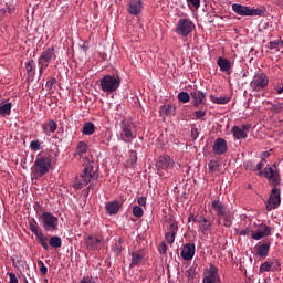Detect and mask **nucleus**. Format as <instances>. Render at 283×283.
<instances>
[{"label":"nucleus","instance_id":"nucleus-1","mask_svg":"<svg viewBox=\"0 0 283 283\" xmlns=\"http://www.w3.org/2000/svg\"><path fill=\"white\" fill-rule=\"evenodd\" d=\"M92 180H98V172L94 171V161L88 163L80 177L75 178L74 188L83 189L87 187Z\"/></svg>","mask_w":283,"mask_h":283},{"label":"nucleus","instance_id":"nucleus-2","mask_svg":"<svg viewBox=\"0 0 283 283\" xmlns=\"http://www.w3.org/2000/svg\"><path fill=\"white\" fill-rule=\"evenodd\" d=\"M52 169V159L48 156L38 155L31 171L35 178H43Z\"/></svg>","mask_w":283,"mask_h":283},{"label":"nucleus","instance_id":"nucleus-3","mask_svg":"<svg viewBox=\"0 0 283 283\" xmlns=\"http://www.w3.org/2000/svg\"><path fill=\"white\" fill-rule=\"evenodd\" d=\"M120 138L124 143H132L136 138V133H134V129H136V122L132 119H123L120 122Z\"/></svg>","mask_w":283,"mask_h":283},{"label":"nucleus","instance_id":"nucleus-4","mask_svg":"<svg viewBox=\"0 0 283 283\" xmlns=\"http://www.w3.org/2000/svg\"><path fill=\"white\" fill-rule=\"evenodd\" d=\"M99 87L102 92L112 94V92H116L120 87V77L118 75H104L99 80Z\"/></svg>","mask_w":283,"mask_h":283},{"label":"nucleus","instance_id":"nucleus-5","mask_svg":"<svg viewBox=\"0 0 283 283\" xmlns=\"http://www.w3.org/2000/svg\"><path fill=\"white\" fill-rule=\"evenodd\" d=\"M264 175V178L269 180L270 185L272 187H277L280 182H282V178L280 177V169H277V166L275 164L268 165L263 171L259 172V176Z\"/></svg>","mask_w":283,"mask_h":283},{"label":"nucleus","instance_id":"nucleus-6","mask_svg":"<svg viewBox=\"0 0 283 283\" xmlns=\"http://www.w3.org/2000/svg\"><path fill=\"white\" fill-rule=\"evenodd\" d=\"M40 222L42 223L44 231H48L49 233H54V231L59 230V217H54L52 212H43L40 216Z\"/></svg>","mask_w":283,"mask_h":283},{"label":"nucleus","instance_id":"nucleus-7","mask_svg":"<svg viewBox=\"0 0 283 283\" xmlns=\"http://www.w3.org/2000/svg\"><path fill=\"white\" fill-rule=\"evenodd\" d=\"M269 87V75L263 72H256L250 82L252 92H263Z\"/></svg>","mask_w":283,"mask_h":283},{"label":"nucleus","instance_id":"nucleus-8","mask_svg":"<svg viewBox=\"0 0 283 283\" xmlns=\"http://www.w3.org/2000/svg\"><path fill=\"white\" fill-rule=\"evenodd\" d=\"M232 10L240 17H264L266 12L264 9H253L238 3L232 4Z\"/></svg>","mask_w":283,"mask_h":283},{"label":"nucleus","instance_id":"nucleus-9","mask_svg":"<svg viewBox=\"0 0 283 283\" xmlns=\"http://www.w3.org/2000/svg\"><path fill=\"white\" fill-rule=\"evenodd\" d=\"M193 30H196V24L187 18L179 19L175 29L179 36H189Z\"/></svg>","mask_w":283,"mask_h":283},{"label":"nucleus","instance_id":"nucleus-10","mask_svg":"<svg viewBox=\"0 0 283 283\" xmlns=\"http://www.w3.org/2000/svg\"><path fill=\"white\" fill-rule=\"evenodd\" d=\"M281 202H282L281 191L277 188V186H274L273 189L271 190L270 197L265 205L266 211H273V209H277Z\"/></svg>","mask_w":283,"mask_h":283},{"label":"nucleus","instance_id":"nucleus-11","mask_svg":"<svg viewBox=\"0 0 283 283\" xmlns=\"http://www.w3.org/2000/svg\"><path fill=\"white\" fill-rule=\"evenodd\" d=\"M175 165L174 159L169 155L159 156L156 160V169L159 176H163V171H169Z\"/></svg>","mask_w":283,"mask_h":283},{"label":"nucleus","instance_id":"nucleus-12","mask_svg":"<svg viewBox=\"0 0 283 283\" xmlns=\"http://www.w3.org/2000/svg\"><path fill=\"white\" fill-rule=\"evenodd\" d=\"M87 251H98L103 247V238L88 235L84 239Z\"/></svg>","mask_w":283,"mask_h":283},{"label":"nucleus","instance_id":"nucleus-13","mask_svg":"<svg viewBox=\"0 0 283 283\" xmlns=\"http://www.w3.org/2000/svg\"><path fill=\"white\" fill-rule=\"evenodd\" d=\"M203 283H220V274H218V268L216 265L210 264L203 273Z\"/></svg>","mask_w":283,"mask_h":283},{"label":"nucleus","instance_id":"nucleus-14","mask_svg":"<svg viewBox=\"0 0 283 283\" xmlns=\"http://www.w3.org/2000/svg\"><path fill=\"white\" fill-rule=\"evenodd\" d=\"M282 268V263L277 259H272L270 261H265L260 266V273H269V271H280Z\"/></svg>","mask_w":283,"mask_h":283},{"label":"nucleus","instance_id":"nucleus-15","mask_svg":"<svg viewBox=\"0 0 283 283\" xmlns=\"http://www.w3.org/2000/svg\"><path fill=\"white\" fill-rule=\"evenodd\" d=\"M190 96L192 98V105L197 109L207 102V93L202 91L195 90L190 93Z\"/></svg>","mask_w":283,"mask_h":283},{"label":"nucleus","instance_id":"nucleus-16","mask_svg":"<svg viewBox=\"0 0 283 283\" xmlns=\"http://www.w3.org/2000/svg\"><path fill=\"white\" fill-rule=\"evenodd\" d=\"M127 12L133 17H138L143 12V0H128Z\"/></svg>","mask_w":283,"mask_h":283},{"label":"nucleus","instance_id":"nucleus-17","mask_svg":"<svg viewBox=\"0 0 283 283\" xmlns=\"http://www.w3.org/2000/svg\"><path fill=\"white\" fill-rule=\"evenodd\" d=\"M52 59H54V46H49L42 52L41 56L38 60V63L39 65H41V63H44V67H48L52 62Z\"/></svg>","mask_w":283,"mask_h":283},{"label":"nucleus","instance_id":"nucleus-18","mask_svg":"<svg viewBox=\"0 0 283 283\" xmlns=\"http://www.w3.org/2000/svg\"><path fill=\"white\" fill-rule=\"evenodd\" d=\"M197 224L201 233H207L213 228V221L205 216L198 218Z\"/></svg>","mask_w":283,"mask_h":283},{"label":"nucleus","instance_id":"nucleus-19","mask_svg":"<svg viewBox=\"0 0 283 283\" xmlns=\"http://www.w3.org/2000/svg\"><path fill=\"white\" fill-rule=\"evenodd\" d=\"M271 235V228L264 223L258 228L255 232H252L251 238L253 240H262V238H269Z\"/></svg>","mask_w":283,"mask_h":283},{"label":"nucleus","instance_id":"nucleus-20","mask_svg":"<svg viewBox=\"0 0 283 283\" xmlns=\"http://www.w3.org/2000/svg\"><path fill=\"white\" fill-rule=\"evenodd\" d=\"M182 260L189 261L193 260V255H196V244L195 243H186L181 250Z\"/></svg>","mask_w":283,"mask_h":283},{"label":"nucleus","instance_id":"nucleus-21","mask_svg":"<svg viewBox=\"0 0 283 283\" xmlns=\"http://www.w3.org/2000/svg\"><path fill=\"white\" fill-rule=\"evenodd\" d=\"M227 140L219 137L214 140V144L212 146V150L217 154V156H222V154H227Z\"/></svg>","mask_w":283,"mask_h":283},{"label":"nucleus","instance_id":"nucleus-22","mask_svg":"<svg viewBox=\"0 0 283 283\" xmlns=\"http://www.w3.org/2000/svg\"><path fill=\"white\" fill-rule=\"evenodd\" d=\"M122 207H123V203L118 200H114L105 203V210L108 213V216H116V213L120 211Z\"/></svg>","mask_w":283,"mask_h":283},{"label":"nucleus","instance_id":"nucleus-23","mask_svg":"<svg viewBox=\"0 0 283 283\" xmlns=\"http://www.w3.org/2000/svg\"><path fill=\"white\" fill-rule=\"evenodd\" d=\"M143 260H145V251L139 250L132 252L130 269H134V266H139V264H143Z\"/></svg>","mask_w":283,"mask_h":283},{"label":"nucleus","instance_id":"nucleus-24","mask_svg":"<svg viewBox=\"0 0 283 283\" xmlns=\"http://www.w3.org/2000/svg\"><path fill=\"white\" fill-rule=\"evenodd\" d=\"M25 70H27V81H34V76L36 74V64L34 63V60H30L25 63Z\"/></svg>","mask_w":283,"mask_h":283},{"label":"nucleus","instance_id":"nucleus-25","mask_svg":"<svg viewBox=\"0 0 283 283\" xmlns=\"http://www.w3.org/2000/svg\"><path fill=\"white\" fill-rule=\"evenodd\" d=\"M211 207L217 216H226L227 208L220 200H213Z\"/></svg>","mask_w":283,"mask_h":283},{"label":"nucleus","instance_id":"nucleus-26","mask_svg":"<svg viewBox=\"0 0 283 283\" xmlns=\"http://www.w3.org/2000/svg\"><path fill=\"white\" fill-rule=\"evenodd\" d=\"M217 65L220 72H231V62L227 57H219Z\"/></svg>","mask_w":283,"mask_h":283},{"label":"nucleus","instance_id":"nucleus-27","mask_svg":"<svg viewBox=\"0 0 283 283\" xmlns=\"http://www.w3.org/2000/svg\"><path fill=\"white\" fill-rule=\"evenodd\" d=\"M42 129L44 134H54L56 129H59V125L54 122V119H50L49 122L42 124Z\"/></svg>","mask_w":283,"mask_h":283},{"label":"nucleus","instance_id":"nucleus-28","mask_svg":"<svg viewBox=\"0 0 283 283\" xmlns=\"http://www.w3.org/2000/svg\"><path fill=\"white\" fill-rule=\"evenodd\" d=\"M88 149L90 145H87L86 142H78L75 149V157L78 156L80 158H83V155L87 154Z\"/></svg>","mask_w":283,"mask_h":283},{"label":"nucleus","instance_id":"nucleus-29","mask_svg":"<svg viewBox=\"0 0 283 283\" xmlns=\"http://www.w3.org/2000/svg\"><path fill=\"white\" fill-rule=\"evenodd\" d=\"M269 251H271V243H262L256 248V255L259 258H268Z\"/></svg>","mask_w":283,"mask_h":283},{"label":"nucleus","instance_id":"nucleus-30","mask_svg":"<svg viewBox=\"0 0 283 283\" xmlns=\"http://www.w3.org/2000/svg\"><path fill=\"white\" fill-rule=\"evenodd\" d=\"M96 132V125L92 122H86L83 124L82 134L83 136H92Z\"/></svg>","mask_w":283,"mask_h":283},{"label":"nucleus","instance_id":"nucleus-31","mask_svg":"<svg viewBox=\"0 0 283 283\" xmlns=\"http://www.w3.org/2000/svg\"><path fill=\"white\" fill-rule=\"evenodd\" d=\"M174 112H176V108L171 104L163 105L159 109V114H161L164 116H171V114H174Z\"/></svg>","mask_w":283,"mask_h":283},{"label":"nucleus","instance_id":"nucleus-32","mask_svg":"<svg viewBox=\"0 0 283 283\" xmlns=\"http://www.w3.org/2000/svg\"><path fill=\"white\" fill-rule=\"evenodd\" d=\"M49 244L53 249H61V247H63V240H61V237L59 235H53L50 238Z\"/></svg>","mask_w":283,"mask_h":283},{"label":"nucleus","instance_id":"nucleus-33","mask_svg":"<svg viewBox=\"0 0 283 283\" xmlns=\"http://www.w3.org/2000/svg\"><path fill=\"white\" fill-rule=\"evenodd\" d=\"M210 101L211 103H214L216 105H227L231 98L226 97V96H216V95H210Z\"/></svg>","mask_w":283,"mask_h":283},{"label":"nucleus","instance_id":"nucleus-34","mask_svg":"<svg viewBox=\"0 0 283 283\" xmlns=\"http://www.w3.org/2000/svg\"><path fill=\"white\" fill-rule=\"evenodd\" d=\"M231 134H233L234 138L237 140H242V138H247V133L244 130L240 129L239 126H233L231 129Z\"/></svg>","mask_w":283,"mask_h":283},{"label":"nucleus","instance_id":"nucleus-35","mask_svg":"<svg viewBox=\"0 0 283 283\" xmlns=\"http://www.w3.org/2000/svg\"><path fill=\"white\" fill-rule=\"evenodd\" d=\"M11 112L12 103L9 102L0 106V116H2L3 118H6V116H10Z\"/></svg>","mask_w":283,"mask_h":283},{"label":"nucleus","instance_id":"nucleus-36","mask_svg":"<svg viewBox=\"0 0 283 283\" xmlns=\"http://www.w3.org/2000/svg\"><path fill=\"white\" fill-rule=\"evenodd\" d=\"M35 238L44 251H50V245L48 244V237H44L43 232H40V234H36Z\"/></svg>","mask_w":283,"mask_h":283},{"label":"nucleus","instance_id":"nucleus-37","mask_svg":"<svg viewBox=\"0 0 283 283\" xmlns=\"http://www.w3.org/2000/svg\"><path fill=\"white\" fill-rule=\"evenodd\" d=\"M268 105H271V112H274V114H282L283 112V103L279 102L277 104H274L271 101L266 102Z\"/></svg>","mask_w":283,"mask_h":283},{"label":"nucleus","instance_id":"nucleus-38","mask_svg":"<svg viewBox=\"0 0 283 283\" xmlns=\"http://www.w3.org/2000/svg\"><path fill=\"white\" fill-rule=\"evenodd\" d=\"M128 158L132 167H136L138 163V153L136 150H129L128 151Z\"/></svg>","mask_w":283,"mask_h":283},{"label":"nucleus","instance_id":"nucleus-39","mask_svg":"<svg viewBox=\"0 0 283 283\" xmlns=\"http://www.w3.org/2000/svg\"><path fill=\"white\" fill-rule=\"evenodd\" d=\"M29 229L32 233H34L35 237L42 233L41 231H39V223L34 219L29 222Z\"/></svg>","mask_w":283,"mask_h":283},{"label":"nucleus","instance_id":"nucleus-40","mask_svg":"<svg viewBox=\"0 0 283 283\" xmlns=\"http://www.w3.org/2000/svg\"><path fill=\"white\" fill-rule=\"evenodd\" d=\"M178 101H180V103H189V101H191V95L187 92H180L178 94Z\"/></svg>","mask_w":283,"mask_h":283},{"label":"nucleus","instance_id":"nucleus-41","mask_svg":"<svg viewBox=\"0 0 283 283\" xmlns=\"http://www.w3.org/2000/svg\"><path fill=\"white\" fill-rule=\"evenodd\" d=\"M145 211H143V208L140 206H134L133 207V216L135 218H143Z\"/></svg>","mask_w":283,"mask_h":283},{"label":"nucleus","instance_id":"nucleus-42","mask_svg":"<svg viewBox=\"0 0 283 283\" xmlns=\"http://www.w3.org/2000/svg\"><path fill=\"white\" fill-rule=\"evenodd\" d=\"M269 45H270V50H277V51H280L279 48H282L283 40L272 41V42L269 43Z\"/></svg>","mask_w":283,"mask_h":283},{"label":"nucleus","instance_id":"nucleus-43","mask_svg":"<svg viewBox=\"0 0 283 283\" xmlns=\"http://www.w3.org/2000/svg\"><path fill=\"white\" fill-rule=\"evenodd\" d=\"M208 167H209V172H210V174H216V171H218V167H219L218 161H216V160H210V161L208 163Z\"/></svg>","mask_w":283,"mask_h":283},{"label":"nucleus","instance_id":"nucleus-44","mask_svg":"<svg viewBox=\"0 0 283 283\" xmlns=\"http://www.w3.org/2000/svg\"><path fill=\"white\" fill-rule=\"evenodd\" d=\"M30 149H31V151H41V142L32 140L30 143Z\"/></svg>","mask_w":283,"mask_h":283},{"label":"nucleus","instance_id":"nucleus-45","mask_svg":"<svg viewBox=\"0 0 283 283\" xmlns=\"http://www.w3.org/2000/svg\"><path fill=\"white\" fill-rule=\"evenodd\" d=\"M54 85H56V78L52 77L46 82L45 87L49 92H54Z\"/></svg>","mask_w":283,"mask_h":283},{"label":"nucleus","instance_id":"nucleus-46","mask_svg":"<svg viewBox=\"0 0 283 283\" xmlns=\"http://www.w3.org/2000/svg\"><path fill=\"white\" fill-rule=\"evenodd\" d=\"M165 240H166L167 244H174V242L176 241V234H174L171 232H167L165 234Z\"/></svg>","mask_w":283,"mask_h":283},{"label":"nucleus","instance_id":"nucleus-47","mask_svg":"<svg viewBox=\"0 0 283 283\" xmlns=\"http://www.w3.org/2000/svg\"><path fill=\"white\" fill-rule=\"evenodd\" d=\"M38 266L40 268V273L42 275H48V266H45V263H43V261H38Z\"/></svg>","mask_w":283,"mask_h":283},{"label":"nucleus","instance_id":"nucleus-48","mask_svg":"<svg viewBox=\"0 0 283 283\" xmlns=\"http://www.w3.org/2000/svg\"><path fill=\"white\" fill-rule=\"evenodd\" d=\"M168 233H174L175 235L178 233V222L170 223Z\"/></svg>","mask_w":283,"mask_h":283},{"label":"nucleus","instance_id":"nucleus-49","mask_svg":"<svg viewBox=\"0 0 283 283\" xmlns=\"http://www.w3.org/2000/svg\"><path fill=\"white\" fill-rule=\"evenodd\" d=\"M186 277H188V280H193V277H196V270L189 268L186 273H185Z\"/></svg>","mask_w":283,"mask_h":283},{"label":"nucleus","instance_id":"nucleus-50","mask_svg":"<svg viewBox=\"0 0 283 283\" xmlns=\"http://www.w3.org/2000/svg\"><path fill=\"white\" fill-rule=\"evenodd\" d=\"M158 252L160 255H165V253H167V243L161 242L158 247Z\"/></svg>","mask_w":283,"mask_h":283},{"label":"nucleus","instance_id":"nucleus-51","mask_svg":"<svg viewBox=\"0 0 283 283\" xmlns=\"http://www.w3.org/2000/svg\"><path fill=\"white\" fill-rule=\"evenodd\" d=\"M188 6H192L196 10L200 8V0H186Z\"/></svg>","mask_w":283,"mask_h":283},{"label":"nucleus","instance_id":"nucleus-52","mask_svg":"<svg viewBox=\"0 0 283 283\" xmlns=\"http://www.w3.org/2000/svg\"><path fill=\"white\" fill-rule=\"evenodd\" d=\"M244 169H247V171H255V167L253 166V161H247L243 165Z\"/></svg>","mask_w":283,"mask_h":283},{"label":"nucleus","instance_id":"nucleus-53","mask_svg":"<svg viewBox=\"0 0 283 283\" xmlns=\"http://www.w3.org/2000/svg\"><path fill=\"white\" fill-rule=\"evenodd\" d=\"M195 115H196V118L198 119V120H200V118H205V116H207V112L206 111H196L195 112Z\"/></svg>","mask_w":283,"mask_h":283},{"label":"nucleus","instance_id":"nucleus-54","mask_svg":"<svg viewBox=\"0 0 283 283\" xmlns=\"http://www.w3.org/2000/svg\"><path fill=\"white\" fill-rule=\"evenodd\" d=\"M265 165H266V160L261 159V161L256 165V167H254L255 171H262Z\"/></svg>","mask_w":283,"mask_h":283},{"label":"nucleus","instance_id":"nucleus-55","mask_svg":"<svg viewBox=\"0 0 283 283\" xmlns=\"http://www.w3.org/2000/svg\"><path fill=\"white\" fill-rule=\"evenodd\" d=\"M137 203L139 205V207H146V205H147V197H139L137 199Z\"/></svg>","mask_w":283,"mask_h":283},{"label":"nucleus","instance_id":"nucleus-56","mask_svg":"<svg viewBox=\"0 0 283 283\" xmlns=\"http://www.w3.org/2000/svg\"><path fill=\"white\" fill-rule=\"evenodd\" d=\"M80 283H96V281H94V277L92 276H84Z\"/></svg>","mask_w":283,"mask_h":283},{"label":"nucleus","instance_id":"nucleus-57","mask_svg":"<svg viewBox=\"0 0 283 283\" xmlns=\"http://www.w3.org/2000/svg\"><path fill=\"white\" fill-rule=\"evenodd\" d=\"M9 277H10V283H19V279H17V274L14 273H9Z\"/></svg>","mask_w":283,"mask_h":283},{"label":"nucleus","instance_id":"nucleus-58","mask_svg":"<svg viewBox=\"0 0 283 283\" xmlns=\"http://www.w3.org/2000/svg\"><path fill=\"white\" fill-rule=\"evenodd\" d=\"M198 136H200V133L198 132V128H193L191 130V138H193V140H196L198 138Z\"/></svg>","mask_w":283,"mask_h":283},{"label":"nucleus","instance_id":"nucleus-59","mask_svg":"<svg viewBox=\"0 0 283 283\" xmlns=\"http://www.w3.org/2000/svg\"><path fill=\"white\" fill-rule=\"evenodd\" d=\"M6 12H7L8 14H14V12H15L14 6H8V7L6 8Z\"/></svg>","mask_w":283,"mask_h":283},{"label":"nucleus","instance_id":"nucleus-60","mask_svg":"<svg viewBox=\"0 0 283 283\" xmlns=\"http://www.w3.org/2000/svg\"><path fill=\"white\" fill-rule=\"evenodd\" d=\"M249 233H252L251 228H245L239 232V235H249Z\"/></svg>","mask_w":283,"mask_h":283},{"label":"nucleus","instance_id":"nucleus-61","mask_svg":"<svg viewBox=\"0 0 283 283\" xmlns=\"http://www.w3.org/2000/svg\"><path fill=\"white\" fill-rule=\"evenodd\" d=\"M188 222H195L196 224H198V219L196 218V216H193V213H190L188 217Z\"/></svg>","mask_w":283,"mask_h":283},{"label":"nucleus","instance_id":"nucleus-62","mask_svg":"<svg viewBox=\"0 0 283 283\" xmlns=\"http://www.w3.org/2000/svg\"><path fill=\"white\" fill-rule=\"evenodd\" d=\"M249 129H251V125H249V124H243V125L241 126V130H242L244 134H247V132H249Z\"/></svg>","mask_w":283,"mask_h":283},{"label":"nucleus","instance_id":"nucleus-63","mask_svg":"<svg viewBox=\"0 0 283 283\" xmlns=\"http://www.w3.org/2000/svg\"><path fill=\"white\" fill-rule=\"evenodd\" d=\"M224 227H231V218L229 217L224 218Z\"/></svg>","mask_w":283,"mask_h":283},{"label":"nucleus","instance_id":"nucleus-64","mask_svg":"<svg viewBox=\"0 0 283 283\" xmlns=\"http://www.w3.org/2000/svg\"><path fill=\"white\" fill-rule=\"evenodd\" d=\"M269 156H271V153H269V151H263V153H262V159H261V160H266V158H269Z\"/></svg>","mask_w":283,"mask_h":283}]
</instances>
